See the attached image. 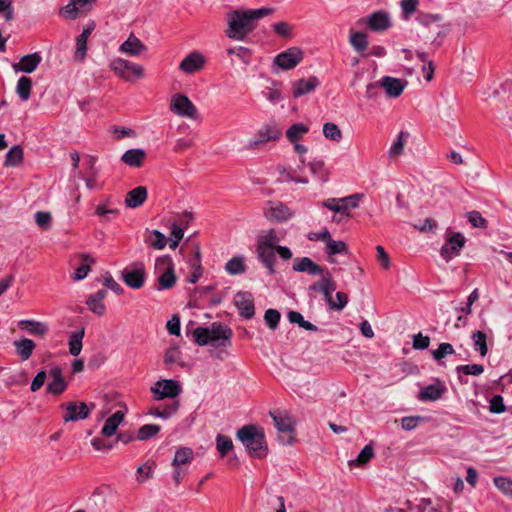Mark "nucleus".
Segmentation results:
<instances>
[{
	"label": "nucleus",
	"instance_id": "nucleus-1",
	"mask_svg": "<svg viewBox=\"0 0 512 512\" xmlns=\"http://www.w3.org/2000/svg\"><path fill=\"white\" fill-rule=\"evenodd\" d=\"M274 12V8L235 10L228 15L226 34L234 40H244L256 27V21Z\"/></svg>",
	"mask_w": 512,
	"mask_h": 512
},
{
	"label": "nucleus",
	"instance_id": "nucleus-2",
	"mask_svg": "<svg viewBox=\"0 0 512 512\" xmlns=\"http://www.w3.org/2000/svg\"><path fill=\"white\" fill-rule=\"evenodd\" d=\"M236 438L246 448L249 456L262 459L268 454V446L262 428L256 425H244L237 430Z\"/></svg>",
	"mask_w": 512,
	"mask_h": 512
},
{
	"label": "nucleus",
	"instance_id": "nucleus-3",
	"mask_svg": "<svg viewBox=\"0 0 512 512\" xmlns=\"http://www.w3.org/2000/svg\"><path fill=\"white\" fill-rule=\"evenodd\" d=\"M155 269L163 272L157 279L155 289L158 291L169 290L176 284V275L174 271V262L168 255L158 257L155 261Z\"/></svg>",
	"mask_w": 512,
	"mask_h": 512
},
{
	"label": "nucleus",
	"instance_id": "nucleus-4",
	"mask_svg": "<svg viewBox=\"0 0 512 512\" xmlns=\"http://www.w3.org/2000/svg\"><path fill=\"white\" fill-rule=\"evenodd\" d=\"M111 70L120 78L133 82L144 76V68L136 63L123 58H116L110 63Z\"/></svg>",
	"mask_w": 512,
	"mask_h": 512
},
{
	"label": "nucleus",
	"instance_id": "nucleus-5",
	"mask_svg": "<svg viewBox=\"0 0 512 512\" xmlns=\"http://www.w3.org/2000/svg\"><path fill=\"white\" fill-rule=\"evenodd\" d=\"M145 265L141 261H135L126 266L121 272L122 281L132 289H140L146 280Z\"/></svg>",
	"mask_w": 512,
	"mask_h": 512
},
{
	"label": "nucleus",
	"instance_id": "nucleus-6",
	"mask_svg": "<svg viewBox=\"0 0 512 512\" xmlns=\"http://www.w3.org/2000/svg\"><path fill=\"white\" fill-rule=\"evenodd\" d=\"M150 390L154 399L160 401L165 398H176L182 392V387L177 380L163 379L157 381Z\"/></svg>",
	"mask_w": 512,
	"mask_h": 512
},
{
	"label": "nucleus",
	"instance_id": "nucleus-7",
	"mask_svg": "<svg viewBox=\"0 0 512 512\" xmlns=\"http://www.w3.org/2000/svg\"><path fill=\"white\" fill-rule=\"evenodd\" d=\"M170 109L178 116L190 119H196L198 115L196 106L187 96L182 94H176L173 96Z\"/></svg>",
	"mask_w": 512,
	"mask_h": 512
},
{
	"label": "nucleus",
	"instance_id": "nucleus-8",
	"mask_svg": "<svg viewBox=\"0 0 512 512\" xmlns=\"http://www.w3.org/2000/svg\"><path fill=\"white\" fill-rule=\"evenodd\" d=\"M62 408L66 410L63 415L65 422H75L86 419L91 410L95 408V404L91 403L90 407L85 402H69L62 404Z\"/></svg>",
	"mask_w": 512,
	"mask_h": 512
},
{
	"label": "nucleus",
	"instance_id": "nucleus-9",
	"mask_svg": "<svg viewBox=\"0 0 512 512\" xmlns=\"http://www.w3.org/2000/svg\"><path fill=\"white\" fill-rule=\"evenodd\" d=\"M303 57L304 53L299 47H291L278 54L274 58V64L283 70H290L296 67Z\"/></svg>",
	"mask_w": 512,
	"mask_h": 512
},
{
	"label": "nucleus",
	"instance_id": "nucleus-10",
	"mask_svg": "<svg viewBox=\"0 0 512 512\" xmlns=\"http://www.w3.org/2000/svg\"><path fill=\"white\" fill-rule=\"evenodd\" d=\"M211 345L214 347H229L233 335L232 329L221 322H213L210 326Z\"/></svg>",
	"mask_w": 512,
	"mask_h": 512
},
{
	"label": "nucleus",
	"instance_id": "nucleus-11",
	"mask_svg": "<svg viewBox=\"0 0 512 512\" xmlns=\"http://www.w3.org/2000/svg\"><path fill=\"white\" fill-rule=\"evenodd\" d=\"M366 23L367 27L373 32H383L392 26L388 12L378 10L370 14L366 19L361 18L357 24Z\"/></svg>",
	"mask_w": 512,
	"mask_h": 512
},
{
	"label": "nucleus",
	"instance_id": "nucleus-12",
	"mask_svg": "<svg viewBox=\"0 0 512 512\" xmlns=\"http://www.w3.org/2000/svg\"><path fill=\"white\" fill-rule=\"evenodd\" d=\"M234 304L239 310V314L244 319L248 320L255 315V306L253 296L248 291H239L234 296Z\"/></svg>",
	"mask_w": 512,
	"mask_h": 512
},
{
	"label": "nucleus",
	"instance_id": "nucleus-13",
	"mask_svg": "<svg viewBox=\"0 0 512 512\" xmlns=\"http://www.w3.org/2000/svg\"><path fill=\"white\" fill-rule=\"evenodd\" d=\"M464 245L465 237L459 232L453 233L442 245L440 254L448 262L459 254Z\"/></svg>",
	"mask_w": 512,
	"mask_h": 512
},
{
	"label": "nucleus",
	"instance_id": "nucleus-14",
	"mask_svg": "<svg viewBox=\"0 0 512 512\" xmlns=\"http://www.w3.org/2000/svg\"><path fill=\"white\" fill-rule=\"evenodd\" d=\"M270 416L274 421V425L279 433H283L287 436H280V440L283 444H291L293 441L292 433L294 431L293 421L289 416H283L277 412H269Z\"/></svg>",
	"mask_w": 512,
	"mask_h": 512
},
{
	"label": "nucleus",
	"instance_id": "nucleus-15",
	"mask_svg": "<svg viewBox=\"0 0 512 512\" xmlns=\"http://www.w3.org/2000/svg\"><path fill=\"white\" fill-rule=\"evenodd\" d=\"M97 0H70L61 10V14L74 20L80 13H86L92 10Z\"/></svg>",
	"mask_w": 512,
	"mask_h": 512
},
{
	"label": "nucleus",
	"instance_id": "nucleus-16",
	"mask_svg": "<svg viewBox=\"0 0 512 512\" xmlns=\"http://www.w3.org/2000/svg\"><path fill=\"white\" fill-rule=\"evenodd\" d=\"M42 61V56L39 52H34L22 56L18 63L12 65L16 73L23 72L30 74L34 72Z\"/></svg>",
	"mask_w": 512,
	"mask_h": 512
},
{
	"label": "nucleus",
	"instance_id": "nucleus-17",
	"mask_svg": "<svg viewBox=\"0 0 512 512\" xmlns=\"http://www.w3.org/2000/svg\"><path fill=\"white\" fill-rule=\"evenodd\" d=\"M379 83L380 87L385 90L387 96L391 98L399 97L407 86L406 80L391 76H384Z\"/></svg>",
	"mask_w": 512,
	"mask_h": 512
},
{
	"label": "nucleus",
	"instance_id": "nucleus-18",
	"mask_svg": "<svg viewBox=\"0 0 512 512\" xmlns=\"http://www.w3.org/2000/svg\"><path fill=\"white\" fill-rule=\"evenodd\" d=\"M293 270L296 272H305L312 276L323 275L325 268L315 263L309 257H298L294 260Z\"/></svg>",
	"mask_w": 512,
	"mask_h": 512
},
{
	"label": "nucleus",
	"instance_id": "nucleus-19",
	"mask_svg": "<svg viewBox=\"0 0 512 512\" xmlns=\"http://www.w3.org/2000/svg\"><path fill=\"white\" fill-rule=\"evenodd\" d=\"M320 84L316 76H311L308 79H298L292 83V95L294 98H299L312 91H314Z\"/></svg>",
	"mask_w": 512,
	"mask_h": 512
},
{
	"label": "nucleus",
	"instance_id": "nucleus-20",
	"mask_svg": "<svg viewBox=\"0 0 512 512\" xmlns=\"http://www.w3.org/2000/svg\"><path fill=\"white\" fill-rule=\"evenodd\" d=\"M446 390L444 383L437 380L435 383L423 387L419 392L418 399L422 402L437 401L443 396Z\"/></svg>",
	"mask_w": 512,
	"mask_h": 512
},
{
	"label": "nucleus",
	"instance_id": "nucleus-21",
	"mask_svg": "<svg viewBox=\"0 0 512 512\" xmlns=\"http://www.w3.org/2000/svg\"><path fill=\"white\" fill-rule=\"evenodd\" d=\"M96 27V24L94 21H90L87 23V25L83 28L82 33L76 38V52H75V59L78 60H84L86 53H87V40L91 33L94 31Z\"/></svg>",
	"mask_w": 512,
	"mask_h": 512
},
{
	"label": "nucleus",
	"instance_id": "nucleus-22",
	"mask_svg": "<svg viewBox=\"0 0 512 512\" xmlns=\"http://www.w3.org/2000/svg\"><path fill=\"white\" fill-rule=\"evenodd\" d=\"M204 63L205 59L200 53L191 52L181 61L179 68L188 74H192L200 70Z\"/></svg>",
	"mask_w": 512,
	"mask_h": 512
},
{
	"label": "nucleus",
	"instance_id": "nucleus-23",
	"mask_svg": "<svg viewBox=\"0 0 512 512\" xmlns=\"http://www.w3.org/2000/svg\"><path fill=\"white\" fill-rule=\"evenodd\" d=\"M147 47L133 33L129 35L119 48V51L128 56H138L146 51Z\"/></svg>",
	"mask_w": 512,
	"mask_h": 512
},
{
	"label": "nucleus",
	"instance_id": "nucleus-24",
	"mask_svg": "<svg viewBox=\"0 0 512 512\" xmlns=\"http://www.w3.org/2000/svg\"><path fill=\"white\" fill-rule=\"evenodd\" d=\"M17 326L20 330L33 336H43L49 330L47 324L35 320H20L18 321Z\"/></svg>",
	"mask_w": 512,
	"mask_h": 512
},
{
	"label": "nucleus",
	"instance_id": "nucleus-25",
	"mask_svg": "<svg viewBox=\"0 0 512 512\" xmlns=\"http://www.w3.org/2000/svg\"><path fill=\"white\" fill-rule=\"evenodd\" d=\"M147 188L138 186L129 191L125 198V205L128 208H137L141 206L147 199Z\"/></svg>",
	"mask_w": 512,
	"mask_h": 512
},
{
	"label": "nucleus",
	"instance_id": "nucleus-26",
	"mask_svg": "<svg viewBox=\"0 0 512 512\" xmlns=\"http://www.w3.org/2000/svg\"><path fill=\"white\" fill-rule=\"evenodd\" d=\"M274 250L275 249L273 248H267L261 245H258L257 247L258 259L267 268L270 275L275 273L274 265L276 262V256Z\"/></svg>",
	"mask_w": 512,
	"mask_h": 512
},
{
	"label": "nucleus",
	"instance_id": "nucleus-27",
	"mask_svg": "<svg viewBox=\"0 0 512 512\" xmlns=\"http://www.w3.org/2000/svg\"><path fill=\"white\" fill-rule=\"evenodd\" d=\"M146 152L141 148L127 150L121 157V160L130 167H141L143 165Z\"/></svg>",
	"mask_w": 512,
	"mask_h": 512
},
{
	"label": "nucleus",
	"instance_id": "nucleus-28",
	"mask_svg": "<svg viewBox=\"0 0 512 512\" xmlns=\"http://www.w3.org/2000/svg\"><path fill=\"white\" fill-rule=\"evenodd\" d=\"M14 347L17 355L23 360H28L33 350L36 347V344L33 340L29 338H21L19 340L14 341Z\"/></svg>",
	"mask_w": 512,
	"mask_h": 512
},
{
	"label": "nucleus",
	"instance_id": "nucleus-29",
	"mask_svg": "<svg viewBox=\"0 0 512 512\" xmlns=\"http://www.w3.org/2000/svg\"><path fill=\"white\" fill-rule=\"evenodd\" d=\"M194 459V451L190 447H179L172 460V466L175 468H182L188 465Z\"/></svg>",
	"mask_w": 512,
	"mask_h": 512
},
{
	"label": "nucleus",
	"instance_id": "nucleus-30",
	"mask_svg": "<svg viewBox=\"0 0 512 512\" xmlns=\"http://www.w3.org/2000/svg\"><path fill=\"white\" fill-rule=\"evenodd\" d=\"M24 151L20 145L12 146L5 155V167H18L23 163Z\"/></svg>",
	"mask_w": 512,
	"mask_h": 512
},
{
	"label": "nucleus",
	"instance_id": "nucleus-31",
	"mask_svg": "<svg viewBox=\"0 0 512 512\" xmlns=\"http://www.w3.org/2000/svg\"><path fill=\"white\" fill-rule=\"evenodd\" d=\"M349 43L354 50L362 55L368 47V38L364 32L350 30Z\"/></svg>",
	"mask_w": 512,
	"mask_h": 512
},
{
	"label": "nucleus",
	"instance_id": "nucleus-32",
	"mask_svg": "<svg viewBox=\"0 0 512 512\" xmlns=\"http://www.w3.org/2000/svg\"><path fill=\"white\" fill-rule=\"evenodd\" d=\"M85 335V329L82 327L81 329L74 331L70 334L68 345L69 352L73 356H78L82 350V340Z\"/></svg>",
	"mask_w": 512,
	"mask_h": 512
},
{
	"label": "nucleus",
	"instance_id": "nucleus-33",
	"mask_svg": "<svg viewBox=\"0 0 512 512\" xmlns=\"http://www.w3.org/2000/svg\"><path fill=\"white\" fill-rule=\"evenodd\" d=\"M225 271L229 275H241L246 272V265L243 256H234L225 264Z\"/></svg>",
	"mask_w": 512,
	"mask_h": 512
},
{
	"label": "nucleus",
	"instance_id": "nucleus-34",
	"mask_svg": "<svg viewBox=\"0 0 512 512\" xmlns=\"http://www.w3.org/2000/svg\"><path fill=\"white\" fill-rule=\"evenodd\" d=\"M32 80L27 76L18 79L16 93L22 101H27L31 96Z\"/></svg>",
	"mask_w": 512,
	"mask_h": 512
},
{
	"label": "nucleus",
	"instance_id": "nucleus-35",
	"mask_svg": "<svg viewBox=\"0 0 512 512\" xmlns=\"http://www.w3.org/2000/svg\"><path fill=\"white\" fill-rule=\"evenodd\" d=\"M309 127L303 123H295L291 125L286 131V137L291 143L298 142L303 135L308 133Z\"/></svg>",
	"mask_w": 512,
	"mask_h": 512
},
{
	"label": "nucleus",
	"instance_id": "nucleus-36",
	"mask_svg": "<svg viewBox=\"0 0 512 512\" xmlns=\"http://www.w3.org/2000/svg\"><path fill=\"white\" fill-rule=\"evenodd\" d=\"M291 216L292 213L290 209L282 203H276L270 208V217L278 222L287 221Z\"/></svg>",
	"mask_w": 512,
	"mask_h": 512
},
{
	"label": "nucleus",
	"instance_id": "nucleus-37",
	"mask_svg": "<svg viewBox=\"0 0 512 512\" xmlns=\"http://www.w3.org/2000/svg\"><path fill=\"white\" fill-rule=\"evenodd\" d=\"M80 257L82 264L74 272V279L77 281L83 280L90 271L91 264L95 263V259L89 254L83 253Z\"/></svg>",
	"mask_w": 512,
	"mask_h": 512
},
{
	"label": "nucleus",
	"instance_id": "nucleus-38",
	"mask_svg": "<svg viewBox=\"0 0 512 512\" xmlns=\"http://www.w3.org/2000/svg\"><path fill=\"white\" fill-rule=\"evenodd\" d=\"M374 457V450L370 444L362 448L356 459L348 462L349 466H364Z\"/></svg>",
	"mask_w": 512,
	"mask_h": 512
},
{
	"label": "nucleus",
	"instance_id": "nucleus-39",
	"mask_svg": "<svg viewBox=\"0 0 512 512\" xmlns=\"http://www.w3.org/2000/svg\"><path fill=\"white\" fill-rule=\"evenodd\" d=\"M484 371V367L481 364H468V365H459L456 367V372L458 374L459 380L461 383H466L467 381L462 378L463 375H480Z\"/></svg>",
	"mask_w": 512,
	"mask_h": 512
},
{
	"label": "nucleus",
	"instance_id": "nucleus-40",
	"mask_svg": "<svg viewBox=\"0 0 512 512\" xmlns=\"http://www.w3.org/2000/svg\"><path fill=\"white\" fill-rule=\"evenodd\" d=\"M287 318L290 323L297 324L299 327L308 331H317L318 327L304 319L303 315L298 311L288 312Z\"/></svg>",
	"mask_w": 512,
	"mask_h": 512
},
{
	"label": "nucleus",
	"instance_id": "nucleus-41",
	"mask_svg": "<svg viewBox=\"0 0 512 512\" xmlns=\"http://www.w3.org/2000/svg\"><path fill=\"white\" fill-rule=\"evenodd\" d=\"M216 448L220 457L224 458L233 449V442L229 436L218 434L216 436Z\"/></svg>",
	"mask_w": 512,
	"mask_h": 512
},
{
	"label": "nucleus",
	"instance_id": "nucleus-42",
	"mask_svg": "<svg viewBox=\"0 0 512 512\" xmlns=\"http://www.w3.org/2000/svg\"><path fill=\"white\" fill-rule=\"evenodd\" d=\"M191 267L193 271L189 275L188 282L191 284H195L199 281L203 274V268L201 266V254L199 250L195 251V258L191 261Z\"/></svg>",
	"mask_w": 512,
	"mask_h": 512
},
{
	"label": "nucleus",
	"instance_id": "nucleus-43",
	"mask_svg": "<svg viewBox=\"0 0 512 512\" xmlns=\"http://www.w3.org/2000/svg\"><path fill=\"white\" fill-rule=\"evenodd\" d=\"M493 483L503 495L512 499V479L505 476H496L493 478Z\"/></svg>",
	"mask_w": 512,
	"mask_h": 512
},
{
	"label": "nucleus",
	"instance_id": "nucleus-44",
	"mask_svg": "<svg viewBox=\"0 0 512 512\" xmlns=\"http://www.w3.org/2000/svg\"><path fill=\"white\" fill-rule=\"evenodd\" d=\"M473 346L476 351L480 353L481 356H486L488 353V347L486 343L487 336L482 331H476L472 334Z\"/></svg>",
	"mask_w": 512,
	"mask_h": 512
},
{
	"label": "nucleus",
	"instance_id": "nucleus-45",
	"mask_svg": "<svg viewBox=\"0 0 512 512\" xmlns=\"http://www.w3.org/2000/svg\"><path fill=\"white\" fill-rule=\"evenodd\" d=\"M409 133L407 131H400L397 138L393 141L389 154L391 157L401 155L404 151L405 141L408 139Z\"/></svg>",
	"mask_w": 512,
	"mask_h": 512
},
{
	"label": "nucleus",
	"instance_id": "nucleus-46",
	"mask_svg": "<svg viewBox=\"0 0 512 512\" xmlns=\"http://www.w3.org/2000/svg\"><path fill=\"white\" fill-rule=\"evenodd\" d=\"M363 197V194H352L347 197L339 198L340 207H345L343 209L342 214H345L347 216H350L348 213L349 208H357L359 206L360 199Z\"/></svg>",
	"mask_w": 512,
	"mask_h": 512
},
{
	"label": "nucleus",
	"instance_id": "nucleus-47",
	"mask_svg": "<svg viewBox=\"0 0 512 512\" xmlns=\"http://www.w3.org/2000/svg\"><path fill=\"white\" fill-rule=\"evenodd\" d=\"M182 353L178 346H172L168 348L164 355V365L170 368L173 364L180 363Z\"/></svg>",
	"mask_w": 512,
	"mask_h": 512
},
{
	"label": "nucleus",
	"instance_id": "nucleus-48",
	"mask_svg": "<svg viewBox=\"0 0 512 512\" xmlns=\"http://www.w3.org/2000/svg\"><path fill=\"white\" fill-rule=\"evenodd\" d=\"M323 134L327 139L335 142H340L342 139L340 128L332 122H327L323 125Z\"/></svg>",
	"mask_w": 512,
	"mask_h": 512
},
{
	"label": "nucleus",
	"instance_id": "nucleus-49",
	"mask_svg": "<svg viewBox=\"0 0 512 512\" xmlns=\"http://www.w3.org/2000/svg\"><path fill=\"white\" fill-rule=\"evenodd\" d=\"M326 253L329 256L336 254H346L347 253V245L342 240H333L332 237L326 244Z\"/></svg>",
	"mask_w": 512,
	"mask_h": 512
},
{
	"label": "nucleus",
	"instance_id": "nucleus-50",
	"mask_svg": "<svg viewBox=\"0 0 512 512\" xmlns=\"http://www.w3.org/2000/svg\"><path fill=\"white\" fill-rule=\"evenodd\" d=\"M160 426L157 424H145L138 430L137 439L140 441H146L149 438L155 436L160 431Z\"/></svg>",
	"mask_w": 512,
	"mask_h": 512
},
{
	"label": "nucleus",
	"instance_id": "nucleus-51",
	"mask_svg": "<svg viewBox=\"0 0 512 512\" xmlns=\"http://www.w3.org/2000/svg\"><path fill=\"white\" fill-rule=\"evenodd\" d=\"M210 334H211L210 328H205V327H197L193 331L194 340L200 346H205L207 344H211Z\"/></svg>",
	"mask_w": 512,
	"mask_h": 512
},
{
	"label": "nucleus",
	"instance_id": "nucleus-52",
	"mask_svg": "<svg viewBox=\"0 0 512 512\" xmlns=\"http://www.w3.org/2000/svg\"><path fill=\"white\" fill-rule=\"evenodd\" d=\"M455 353L453 346L450 343H440L438 348L432 351L433 358L440 362L443 358L448 355H452Z\"/></svg>",
	"mask_w": 512,
	"mask_h": 512
},
{
	"label": "nucleus",
	"instance_id": "nucleus-53",
	"mask_svg": "<svg viewBox=\"0 0 512 512\" xmlns=\"http://www.w3.org/2000/svg\"><path fill=\"white\" fill-rule=\"evenodd\" d=\"M281 133L275 127L266 126L259 131L260 139L255 143H263L269 140H277Z\"/></svg>",
	"mask_w": 512,
	"mask_h": 512
},
{
	"label": "nucleus",
	"instance_id": "nucleus-54",
	"mask_svg": "<svg viewBox=\"0 0 512 512\" xmlns=\"http://www.w3.org/2000/svg\"><path fill=\"white\" fill-rule=\"evenodd\" d=\"M86 305L88 309L98 316H103L106 312V307L104 303L98 298L90 295L86 300Z\"/></svg>",
	"mask_w": 512,
	"mask_h": 512
},
{
	"label": "nucleus",
	"instance_id": "nucleus-55",
	"mask_svg": "<svg viewBox=\"0 0 512 512\" xmlns=\"http://www.w3.org/2000/svg\"><path fill=\"white\" fill-rule=\"evenodd\" d=\"M280 319L281 314L278 310L270 308L265 311L264 320L271 330H275L278 327Z\"/></svg>",
	"mask_w": 512,
	"mask_h": 512
},
{
	"label": "nucleus",
	"instance_id": "nucleus-56",
	"mask_svg": "<svg viewBox=\"0 0 512 512\" xmlns=\"http://www.w3.org/2000/svg\"><path fill=\"white\" fill-rule=\"evenodd\" d=\"M467 219L473 227L485 229L488 226V221L481 215L479 211H470L467 214Z\"/></svg>",
	"mask_w": 512,
	"mask_h": 512
},
{
	"label": "nucleus",
	"instance_id": "nucleus-57",
	"mask_svg": "<svg viewBox=\"0 0 512 512\" xmlns=\"http://www.w3.org/2000/svg\"><path fill=\"white\" fill-rule=\"evenodd\" d=\"M35 222L42 230H48L52 222L51 214L45 211H37L35 213Z\"/></svg>",
	"mask_w": 512,
	"mask_h": 512
},
{
	"label": "nucleus",
	"instance_id": "nucleus-58",
	"mask_svg": "<svg viewBox=\"0 0 512 512\" xmlns=\"http://www.w3.org/2000/svg\"><path fill=\"white\" fill-rule=\"evenodd\" d=\"M442 18L440 14L421 13L416 17V20L420 25L429 27L434 23L440 22Z\"/></svg>",
	"mask_w": 512,
	"mask_h": 512
},
{
	"label": "nucleus",
	"instance_id": "nucleus-59",
	"mask_svg": "<svg viewBox=\"0 0 512 512\" xmlns=\"http://www.w3.org/2000/svg\"><path fill=\"white\" fill-rule=\"evenodd\" d=\"M227 53L229 55H235L237 56L243 63L249 64L250 63V50L246 47L237 46L233 48L227 49Z\"/></svg>",
	"mask_w": 512,
	"mask_h": 512
},
{
	"label": "nucleus",
	"instance_id": "nucleus-60",
	"mask_svg": "<svg viewBox=\"0 0 512 512\" xmlns=\"http://www.w3.org/2000/svg\"><path fill=\"white\" fill-rule=\"evenodd\" d=\"M0 15L9 22L14 19V7L12 0H0Z\"/></svg>",
	"mask_w": 512,
	"mask_h": 512
},
{
	"label": "nucleus",
	"instance_id": "nucleus-61",
	"mask_svg": "<svg viewBox=\"0 0 512 512\" xmlns=\"http://www.w3.org/2000/svg\"><path fill=\"white\" fill-rule=\"evenodd\" d=\"M419 0H401L400 5L402 9V15L405 20L416 12Z\"/></svg>",
	"mask_w": 512,
	"mask_h": 512
},
{
	"label": "nucleus",
	"instance_id": "nucleus-62",
	"mask_svg": "<svg viewBox=\"0 0 512 512\" xmlns=\"http://www.w3.org/2000/svg\"><path fill=\"white\" fill-rule=\"evenodd\" d=\"M67 388V384L64 379L51 380L47 384V392L53 395L62 394Z\"/></svg>",
	"mask_w": 512,
	"mask_h": 512
},
{
	"label": "nucleus",
	"instance_id": "nucleus-63",
	"mask_svg": "<svg viewBox=\"0 0 512 512\" xmlns=\"http://www.w3.org/2000/svg\"><path fill=\"white\" fill-rule=\"evenodd\" d=\"M489 410L493 414H501L506 411V406L504 404V399L501 395H494L490 399Z\"/></svg>",
	"mask_w": 512,
	"mask_h": 512
},
{
	"label": "nucleus",
	"instance_id": "nucleus-64",
	"mask_svg": "<svg viewBox=\"0 0 512 512\" xmlns=\"http://www.w3.org/2000/svg\"><path fill=\"white\" fill-rule=\"evenodd\" d=\"M118 213L117 209H109L104 203H99L95 209V214L103 219L104 222H110L111 216Z\"/></svg>",
	"mask_w": 512,
	"mask_h": 512
}]
</instances>
